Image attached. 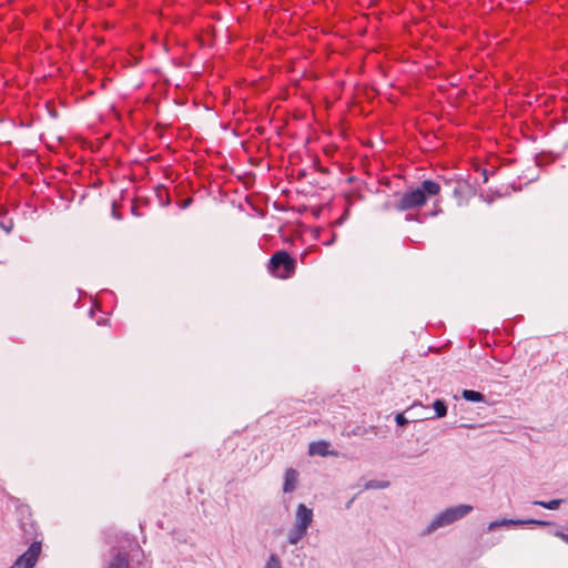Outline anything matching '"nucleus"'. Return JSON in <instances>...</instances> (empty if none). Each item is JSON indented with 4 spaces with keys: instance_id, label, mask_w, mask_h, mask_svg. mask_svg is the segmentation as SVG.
Instances as JSON below:
<instances>
[{
    "instance_id": "9d476101",
    "label": "nucleus",
    "mask_w": 568,
    "mask_h": 568,
    "mask_svg": "<svg viewBox=\"0 0 568 568\" xmlns=\"http://www.w3.org/2000/svg\"><path fill=\"white\" fill-rule=\"evenodd\" d=\"M306 534V530L298 528L295 526L292 532L290 534L288 541L293 545L297 544Z\"/></svg>"
},
{
    "instance_id": "f8f14e48",
    "label": "nucleus",
    "mask_w": 568,
    "mask_h": 568,
    "mask_svg": "<svg viewBox=\"0 0 568 568\" xmlns=\"http://www.w3.org/2000/svg\"><path fill=\"white\" fill-rule=\"evenodd\" d=\"M562 503L561 499H552V500H549V501H540V500H536L534 501V505H538V506H541L546 509H557L559 508L560 504Z\"/></svg>"
},
{
    "instance_id": "7ed1b4c3",
    "label": "nucleus",
    "mask_w": 568,
    "mask_h": 568,
    "mask_svg": "<svg viewBox=\"0 0 568 568\" xmlns=\"http://www.w3.org/2000/svg\"><path fill=\"white\" fill-rule=\"evenodd\" d=\"M473 510V507L469 505H459L456 507H452L440 513L427 527L426 534H429L437 529L438 527L449 525L456 521L459 518L465 517Z\"/></svg>"
},
{
    "instance_id": "f03ea898",
    "label": "nucleus",
    "mask_w": 568,
    "mask_h": 568,
    "mask_svg": "<svg viewBox=\"0 0 568 568\" xmlns=\"http://www.w3.org/2000/svg\"><path fill=\"white\" fill-rule=\"evenodd\" d=\"M267 270L274 277L287 280L295 274L296 261L286 251H277L271 256Z\"/></svg>"
},
{
    "instance_id": "f3484780",
    "label": "nucleus",
    "mask_w": 568,
    "mask_h": 568,
    "mask_svg": "<svg viewBox=\"0 0 568 568\" xmlns=\"http://www.w3.org/2000/svg\"><path fill=\"white\" fill-rule=\"evenodd\" d=\"M405 219H406V221H419L417 217H415L412 214H407Z\"/></svg>"
},
{
    "instance_id": "9b49d317",
    "label": "nucleus",
    "mask_w": 568,
    "mask_h": 568,
    "mask_svg": "<svg viewBox=\"0 0 568 568\" xmlns=\"http://www.w3.org/2000/svg\"><path fill=\"white\" fill-rule=\"evenodd\" d=\"M463 397L466 400L470 402H481L484 399V395L476 390L466 389L463 392Z\"/></svg>"
},
{
    "instance_id": "2eb2a0df",
    "label": "nucleus",
    "mask_w": 568,
    "mask_h": 568,
    "mask_svg": "<svg viewBox=\"0 0 568 568\" xmlns=\"http://www.w3.org/2000/svg\"><path fill=\"white\" fill-rule=\"evenodd\" d=\"M395 419L399 426L407 424V419L404 417L403 414H397Z\"/></svg>"
},
{
    "instance_id": "39448f33",
    "label": "nucleus",
    "mask_w": 568,
    "mask_h": 568,
    "mask_svg": "<svg viewBox=\"0 0 568 568\" xmlns=\"http://www.w3.org/2000/svg\"><path fill=\"white\" fill-rule=\"evenodd\" d=\"M41 554V544L34 541L10 568H33Z\"/></svg>"
},
{
    "instance_id": "1a4fd4ad",
    "label": "nucleus",
    "mask_w": 568,
    "mask_h": 568,
    "mask_svg": "<svg viewBox=\"0 0 568 568\" xmlns=\"http://www.w3.org/2000/svg\"><path fill=\"white\" fill-rule=\"evenodd\" d=\"M519 524H535V525H539V526H546L548 525L547 521H542V520H534V519H530V520H525V521H515V520H503V521H493L489 524V530L494 529L495 527L499 526V525H519Z\"/></svg>"
},
{
    "instance_id": "f257e3e1",
    "label": "nucleus",
    "mask_w": 568,
    "mask_h": 568,
    "mask_svg": "<svg viewBox=\"0 0 568 568\" xmlns=\"http://www.w3.org/2000/svg\"><path fill=\"white\" fill-rule=\"evenodd\" d=\"M439 192L440 185L437 182L425 180L419 186L407 189L393 204V207L398 211L419 209L426 204L429 197L438 195Z\"/></svg>"
},
{
    "instance_id": "423d86ee",
    "label": "nucleus",
    "mask_w": 568,
    "mask_h": 568,
    "mask_svg": "<svg viewBox=\"0 0 568 568\" xmlns=\"http://www.w3.org/2000/svg\"><path fill=\"white\" fill-rule=\"evenodd\" d=\"M312 518H313L312 510L310 508H307L306 506H304L303 504H301L297 507L296 525L295 526H298V528H302L307 531V528L312 523Z\"/></svg>"
},
{
    "instance_id": "4468645a",
    "label": "nucleus",
    "mask_w": 568,
    "mask_h": 568,
    "mask_svg": "<svg viewBox=\"0 0 568 568\" xmlns=\"http://www.w3.org/2000/svg\"><path fill=\"white\" fill-rule=\"evenodd\" d=\"M265 568H281V561L275 555H271L268 558Z\"/></svg>"
},
{
    "instance_id": "ddd939ff",
    "label": "nucleus",
    "mask_w": 568,
    "mask_h": 568,
    "mask_svg": "<svg viewBox=\"0 0 568 568\" xmlns=\"http://www.w3.org/2000/svg\"><path fill=\"white\" fill-rule=\"evenodd\" d=\"M433 407L437 417H444L447 414L446 404L440 399L435 400Z\"/></svg>"
},
{
    "instance_id": "6e6552de",
    "label": "nucleus",
    "mask_w": 568,
    "mask_h": 568,
    "mask_svg": "<svg viewBox=\"0 0 568 568\" xmlns=\"http://www.w3.org/2000/svg\"><path fill=\"white\" fill-rule=\"evenodd\" d=\"M297 477H298V474L295 469H287L285 471V478H284V485H283V490L285 493H291L295 489L296 485H297Z\"/></svg>"
},
{
    "instance_id": "20e7f679",
    "label": "nucleus",
    "mask_w": 568,
    "mask_h": 568,
    "mask_svg": "<svg viewBox=\"0 0 568 568\" xmlns=\"http://www.w3.org/2000/svg\"><path fill=\"white\" fill-rule=\"evenodd\" d=\"M139 549L135 542L130 541L126 547H113L110 550V561L106 568H130V552Z\"/></svg>"
},
{
    "instance_id": "0eeeda50",
    "label": "nucleus",
    "mask_w": 568,
    "mask_h": 568,
    "mask_svg": "<svg viewBox=\"0 0 568 568\" xmlns=\"http://www.w3.org/2000/svg\"><path fill=\"white\" fill-rule=\"evenodd\" d=\"M329 444L325 440L314 442L310 445L308 453L310 455H320V456H327V455H337L336 453L328 450Z\"/></svg>"
},
{
    "instance_id": "dca6fc26",
    "label": "nucleus",
    "mask_w": 568,
    "mask_h": 568,
    "mask_svg": "<svg viewBox=\"0 0 568 568\" xmlns=\"http://www.w3.org/2000/svg\"><path fill=\"white\" fill-rule=\"evenodd\" d=\"M558 537H560L564 541L568 542V535L564 532H557Z\"/></svg>"
}]
</instances>
